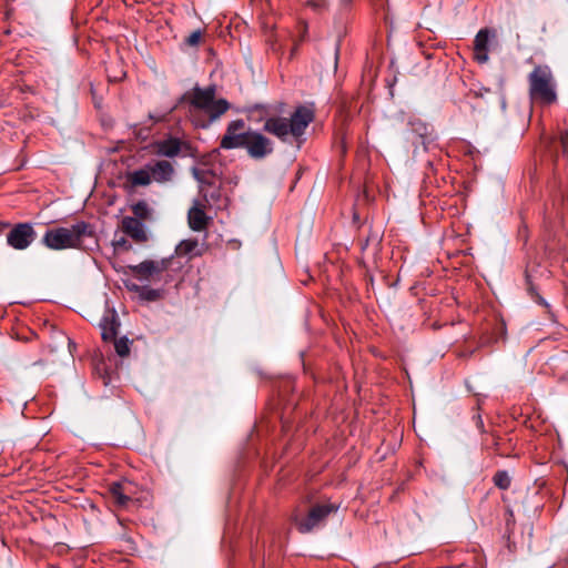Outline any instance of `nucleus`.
<instances>
[{
	"mask_svg": "<svg viewBox=\"0 0 568 568\" xmlns=\"http://www.w3.org/2000/svg\"><path fill=\"white\" fill-rule=\"evenodd\" d=\"M215 94L214 85L205 89L195 85L180 98V103L190 104L189 116L195 128L207 129L230 109V103L225 99L215 100Z\"/></svg>",
	"mask_w": 568,
	"mask_h": 568,
	"instance_id": "obj_1",
	"label": "nucleus"
},
{
	"mask_svg": "<svg viewBox=\"0 0 568 568\" xmlns=\"http://www.w3.org/2000/svg\"><path fill=\"white\" fill-rule=\"evenodd\" d=\"M314 119V105L302 104L294 110L290 119L274 115L266 118L263 130L283 142L288 141L290 136L300 140Z\"/></svg>",
	"mask_w": 568,
	"mask_h": 568,
	"instance_id": "obj_2",
	"label": "nucleus"
},
{
	"mask_svg": "<svg viewBox=\"0 0 568 568\" xmlns=\"http://www.w3.org/2000/svg\"><path fill=\"white\" fill-rule=\"evenodd\" d=\"M93 236V225L85 221H79L70 227L60 226L47 230L42 243L54 251L79 248L85 239Z\"/></svg>",
	"mask_w": 568,
	"mask_h": 568,
	"instance_id": "obj_3",
	"label": "nucleus"
},
{
	"mask_svg": "<svg viewBox=\"0 0 568 568\" xmlns=\"http://www.w3.org/2000/svg\"><path fill=\"white\" fill-rule=\"evenodd\" d=\"M528 93L531 103L549 106L558 101L557 83L547 64L536 65L527 77Z\"/></svg>",
	"mask_w": 568,
	"mask_h": 568,
	"instance_id": "obj_4",
	"label": "nucleus"
},
{
	"mask_svg": "<svg viewBox=\"0 0 568 568\" xmlns=\"http://www.w3.org/2000/svg\"><path fill=\"white\" fill-rule=\"evenodd\" d=\"M337 510L338 506L332 503L316 504L305 516H295L294 524L301 534H310L325 526L328 516Z\"/></svg>",
	"mask_w": 568,
	"mask_h": 568,
	"instance_id": "obj_5",
	"label": "nucleus"
},
{
	"mask_svg": "<svg viewBox=\"0 0 568 568\" xmlns=\"http://www.w3.org/2000/svg\"><path fill=\"white\" fill-rule=\"evenodd\" d=\"M248 130H245V122L242 119L231 121L221 139L220 148L223 150L244 149Z\"/></svg>",
	"mask_w": 568,
	"mask_h": 568,
	"instance_id": "obj_6",
	"label": "nucleus"
},
{
	"mask_svg": "<svg viewBox=\"0 0 568 568\" xmlns=\"http://www.w3.org/2000/svg\"><path fill=\"white\" fill-rule=\"evenodd\" d=\"M250 158L262 160L274 152V143L258 131L248 129V135L244 148Z\"/></svg>",
	"mask_w": 568,
	"mask_h": 568,
	"instance_id": "obj_7",
	"label": "nucleus"
},
{
	"mask_svg": "<svg viewBox=\"0 0 568 568\" xmlns=\"http://www.w3.org/2000/svg\"><path fill=\"white\" fill-rule=\"evenodd\" d=\"M156 148L158 153L166 158H174L180 154L183 156H193L195 153V148L190 141L172 135L159 141Z\"/></svg>",
	"mask_w": 568,
	"mask_h": 568,
	"instance_id": "obj_8",
	"label": "nucleus"
},
{
	"mask_svg": "<svg viewBox=\"0 0 568 568\" xmlns=\"http://www.w3.org/2000/svg\"><path fill=\"white\" fill-rule=\"evenodd\" d=\"M37 233L30 223H18L7 234V243L14 250H26L36 240Z\"/></svg>",
	"mask_w": 568,
	"mask_h": 568,
	"instance_id": "obj_9",
	"label": "nucleus"
},
{
	"mask_svg": "<svg viewBox=\"0 0 568 568\" xmlns=\"http://www.w3.org/2000/svg\"><path fill=\"white\" fill-rule=\"evenodd\" d=\"M172 261V256L160 261L145 260L138 265H129L128 267L138 278L149 281L169 270Z\"/></svg>",
	"mask_w": 568,
	"mask_h": 568,
	"instance_id": "obj_10",
	"label": "nucleus"
},
{
	"mask_svg": "<svg viewBox=\"0 0 568 568\" xmlns=\"http://www.w3.org/2000/svg\"><path fill=\"white\" fill-rule=\"evenodd\" d=\"M495 31L488 28L480 29L474 39V59L484 64L488 61L489 40L495 37Z\"/></svg>",
	"mask_w": 568,
	"mask_h": 568,
	"instance_id": "obj_11",
	"label": "nucleus"
},
{
	"mask_svg": "<svg viewBox=\"0 0 568 568\" xmlns=\"http://www.w3.org/2000/svg\"><path fill=\"white\" fill-rule=\"evenodd\" d=\"M109 494L116 506L128 507L132 500V484L128 480L113 481L109 485Z\"/></svg>",
	"mask_w": 568,
	"mask_h": 568,
	"instance_id": "obj_12",
	"label": "nucleus"
},
{
	"mask_svg": "<svg viewBox=\"0 0 568 568\" xmlns=\"http://www.w3.org/2000/svg\"><path fill=\"white\" fill-rule=\"evenodd\" d=\"M122 231L136 243L148 241V234L142 221L132 216H124L121 221Z\"/></svg>",
	"mask_w": 568,
	"mask_h": 568,
	"instance_id": "obj_13",
	"label": "nucleus"
},
{
	"mask_svg": "<svg viewBox=\"0 0 568 568\" xmlns=\"http://www.w3.org/2000/svg\"><path fill=\"white\" fill-rule=\"evenodd\" d=\"M119 326L120 323L115 311H106L100 321L102 339L104 342H111L115 339Z\"/></svg>",
	"mask_w": 568,
	"mask_h": 568,
	"instance_id": "obj_14",
	"label": "nucleus"
},
{
	"mask_svg": "<svg viewBox=\"0 0 568 568\" xmlns=\"http://www.w3.org/2000/svg\"><path fill=\"white\" fill-rule=\"evenodd\" d=\"M210 217L205 214L204 209L197 201L187 212V222L192 231L201 232L206 229Z\"/></svg>",
	"mask_w": 568,
	"mask_h": 568,
	"instance_id": "obj_15",
	"label": "nucleus"
},
{
	"mask_svg": "<svg viewBox=\"0 0 568 568\" xmlns=\"http://www.w3.org/2000/svg\"><path fill=\"white\" fill-rule=\"evenodd\" d=\"M151 174V180L156 182H166L173 175V166L168 161H156L146 164Z\"/></svg>",
	"mask_w": 568,
	"mask_h": 568,
	"instance_id": "obj_16",
	"label": "nucleus"
},
{
	"mask_svg": "<svg viewBox=\"0 0 568 568\" xmlns=\"http://www.w3.org/2000/svg\"><path fill=\"white\" fill-rule=\"evenodd\" d=\"M129 181L134 186H146L151 183V174L148 165L129 174Z\"/></svg>",
	"mask_w": 568,
	"mask_h": 568,
	"instance_id": "obj_17",
	"label": "nucleus"
},
{
	"mask_svg": "<svg viewBox=\"0 0 568 568\" xmlns=\"http://www.w3.org/2000/svg\"><path fill=\"white\" fill-rule=\"evenodd\" d=\"M199 242L195 239H187L180 242V244L176 246V254L178 255H191L196 256L201 253L197 251Z\"/></svg>",
	"mask_w": 568,
	"mask_h": 568,
	"instance_id": "obj_18",
	"label": "nucleus"
},
{
	"mask_svg": "<svg viewBox=\"0 0 568 568\" xmlns=\"http://www.w3.org/2000/svg\"><path fill=\"white\" fill-rule=\"evenodd\" d=\"M552 206L556 214L564 220L565 213H568V184L564 190H560L559 195L554 200Z\"/></svg>",
	"mask_w": 568,
	"mask_h": 568,
	"instance_id": "obj_19",
	"label": "nucleus"
},
{
	"mask_svg": "<svg viewBox=\"0 0 568 568\" xmlns=\"http://www.w3.org/2000/svg\"><path fill=\"white\" fill-rule=\"evenodd\" d=\"M131 210H132V213H133V217L138 219L139 221H148L151 219L152 216V210L151 207L149 206V204L141 200L139 202H136L135 204H133L131 206Z\"/></svg>",
	"mask_w": 568,
	"mask_h": 568,
	"instance_id": "obj_20",
	"label": "nucleus"
},
{
	"mask_svg": "<svg viewBox=\"0 0 568 568\" xmlns=\"http://www.w3.org/2000/svg\"><path fill=\"white\" fill-rule=\"evenodd\" d=\"M493 481L499 489L506 490L510 487L511 479L506 470H498L493 477Z\"/></svg>",
	"mask_w": 568,
	"mask_h": 568,
	"instance_id": "obj_21",
	"label": "nucleus"
},
{
	"mask_svg": "<svg viewBox=\"0 0 568 568\" xmlns=\"http://www.w3.org/2000/svg\"><path fill=\"white\" fill-rule=\"evenodd\" d=\"M139 297L143 301L154 302L161 297V290L142 286Z\"/></svg>",
	"mask_w": 568,
	"mask_h": 568,
	"instance_id": "obj_22",
	"label": "nucleus"
},
{
	"mask_svg": "<svg viewBox=\"0 0 568 568\" xmlns=\"http://www.w3.org/2000/svg\"><path fill=\"white\" fill-rule=\"evenodd\" d=\"M304 6L318 14L324 13L328 10L327 0H306L304 2Z\"/></svg>",
	"mask_w": 568,
	"mask_h": 568,
	"instance_id": "obj_23",
	"label": "nucleus"
},
{
	"mask_svg": "<svg viewBox=\"0 0 568 568\" xmlns=\"http://www.w3.org/2000/svg\"><path fill=\"white\" fill-rule=\"evenodd\" d=\"M114 349L120 357H125L130 353V341L128 337H121L113 339Z\"/></svg>",
	"mask_w": 568,
	"mask_h": 568,
	"instance_id": "obj_24",
	"label": "nucleus"
},
{
	"mask_svg": "<svg viewBox=\"0 0 568 568\" xmlns=\"http://www.w3.org/2000/svg\"><path fill=\"white\" fill-rule=\"evenodd\" d=\"M203 32L201 30L193 31L190 36L184 39V43L187 47H197L202 40Z\"/></svg>",
	"mask_w": 568,
	"mask_h": 568,
	"instance_id": "obj_25",
	"label": "nucleus"
},
{
	"mask_svg": "<svg viewBox=\"0 0 568 568\" xmlns=\"http://www.w3.org/2000/svg\"><path fill=\"white\" fill-rule=\"evenodd\" d=\"M113 246L115 250H124V251H129L132 248V245L129 243V241L125 237H120L119 240H114Z\"/></svg>",
	"mask_w": 568,
	"mask_h": 568,
	"instance_id": "obj_26",
	"label": "nucleus"
},
{
	"mask_svg": "<svg viewBox=\"0 0 568 568\" xmlns=\"http://www.w3.org/2000/svg\"><path fill=\"white\" fill-rule=\"evenodd\" d=\"M559 144L562 149V154L567 155L568 154V130L561 133Z\"/></svg>",
	"mask_w": 568,
	"mask_h": 568,
	"instance_id": "obj_27",
	"label": "nucleus"
},
{
	"mask_svg": "<svg viewBox=\"0 0 568 568\" xmlns=\"http://www.w3.org/2000/svg\"><path fill=\"white\" fill-rule=\"evenodd\" d=\"M307 31H308L307 23L305 21H302L300 23V42H302L306 39Z\"/></svg>",
	"mask_w": 568,
	"mask_h": 568,
	"instance_id": "obj_28",
	"label": "nucleus"
},
{
	"mask_svg": "<svg viewBox=\"0 0 568 568\" xmlns=\"http://www.w3.org/2000/svg\"><path fill=\"white\" fill-rule=\"evenodd\" d=\"M124 285H125V287H126L130 292H134V293H136L138 295H139V293H140V291H141V288H142V286H141V285H138V284H135V283H133V282H131V281H125V282H124Z\"/></svg>",
	"mask_w": 568,
	"mask_h": 568,
	"instance_id": "obj_29",
	"label": "nucleus"
},
{
	"mask_svg": "<svg viewBox=\"0 0 568 568\" xmlns=\"http://www.w3.org/2000/svg\"><path fill=\"white\" fill-rule=\"evenodd\" d=\"M352 1L353 0H339V4L342 8L347 9L351 6Z\"/></svg>",
	"mask_w": 568,
	"mask_h": 568,
	"instance_id": "obj_30",
	"label": "nucleus"
},
{
	"mask_svg": "<svg viewBox=\"0 0 568 568\" xmlns=\"http://www.w3.org/2000/svg\"><path fill=\"white\" fill-rule=\"evenodd\" d=\"M254 110L260 111L261 114H266L267 113L266 106H263V105H255Z\"/></svg>",
	"mask_w": 568,
	"mask_h": 568,
	"instance_id": "obj_31",
	"label": "nucleus"
},
{
	"mask_svg": "<svg viewBox=\"0 0 568 568\" xmlns=\"http://www.w3.org/2000/svg\"><path fill=\"white\" fill-rule=\"evenodd\" d=\"M416 131L419 133V135H423L426 132V126L420 123Z\"/></svg>",
	"mask_w": 568,
	"mask_h": 568,
	"instance_id": "obj_32",
	"label": "nucleus"
},
{
	"mask_svg": "<svg viewBox=\"0 0 568 568\" xmlns=\"http://www.w3.org/2000/svg\"><path fill=\"white\" fill-rule=\"evenodd\" d=\"M210 196H211V199L217 200L220 197V191L217 190V191L211 193Z\"/></svg>",
	"mask_w": 568,
	"mask_h": 568,
	"instance_id": "obj_33",
	"label": "nucleus"
},
{
	"mask_svg": "<svg viewBox=\"0 0 568 568\" xmlns=\"http://www.w3.org/2000/svg\"><path fill=\"white\" fill-rule=\"evenodd\" d=\"M508 515H509V518L507 519V525H509V521H511V519L514 518V514H513V510L508 509Z\"/></svg>",
	"mask_w": 568,
	"mask_h": 568,
	"instance_id": "obj_34",
	"label": "nucleus"
},
{
	"mask_svg": "<svg viewBox=\"0 0 568 568\" xmlns=\"http://www.w3.org/2000/svg\"><path fill=\"white\" fill-rule=\"evenodd\" d=\"M297 47H298V42H296L294 48L292 49L291 55H293L296 52Z\"/></svg>",
	"mask_w": 568,
	"mask_h": 568,
	"instance_id": "obj_35",
	"label": "nucleus"
},
{
	"mask_svg": "<svg viewBox=\"0 0 568 568\" xmlns=\"http://www.w3.org/2000/svg\"><path fill=\"white\" fill-rule=\"evenodd\" d=\"M368 245V239L365 241V243L362 244V248L365 250Z\"/></svg>",
	"mask_w": 568,
	"mask_h": 568,
	"instance_id": "obj_36",
	"label": "nucleus"
},
{
	"mask_svg": "<svg viewBox=\"0 0 568 568\" xmlns=\"http://www.w3.org/2000/svg\"><path fill=\"white\" fill-rule=\"evenodd\" d=\"M338 51H339V48H338V45H337V47H336V53H335V59H336V60H337Z\"/></svg>",
	"mask_w": 568,
	"mask_h": 568,
	"instance_id": "obj_37",
	"label": "nucleus"
},
{
	"mask_svg": "<svg viewBox=\"0 0 568 568\" xmlns=\"http://www.w3.org/2000/svg\"><path fill=\"white\" fill-rule=\"evenodd\" d=\"M195 178L199 180V173L196 170H194Z\"/></svg>",
	"mask_w": 568,
	"mask_h": 568,
	"instance_id": "obj_38",
	"label": "nucleus"
}]
</instances>
